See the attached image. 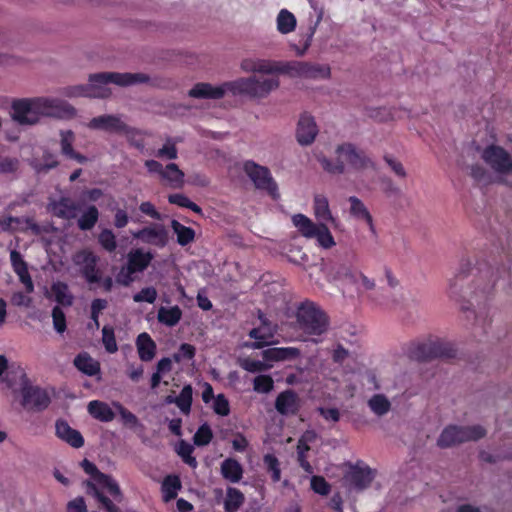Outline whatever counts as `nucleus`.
Wrapping results in <instances>:
<instances>
[{"label":"nucleus","instance_id":"a878e982","mask_svg":"<svg viewBox=\"0 0 512 512\" xmlns=\"http://www.w3.org/2000/svg\"><path fill=\"white\" fill-rule=\"evenodd\" d=\"M313 212L315 218L320 223H331L335 225L337 223L336 218L333 216L330 209L329 200L323 194H316L313 199Z\"/></svg>","mask_w":512,"mask_h":512},{"label":"nucleus","instance_id":"393cba45","mask_svg":"<svg viewBox=\"0 0 512 512\" xmlns=\"http://www.w3.org/2000/svg\"><path fill=\"white\" fill-rule=\"evenodd\" d=\"M300 407V400L297 394L292 390L281 392L275 401L277 412L282 415L296 414Z\"/></svg>","mask_w":512,"mask_h":512},{"label":"nucleus","instance_id":"680f3d73","mask_svg":"<svg viewBox=\"0 0 512 512\" xmlns=\"http://www.w3.org/2000/svg\"><path fill=\"white\" fill-rule=\"evenodd\" d=\"M157 299V291L153 287H146L141 289L138 293L133 296V300L136 303L147 302L154 303Z\"/></svg>","mask_w":512,"mask_h":512},{"label":"nucleus","instance_id":"09e8293b","mask_svg":"<svg viewBox=\"0 0 512 512\" xmlns=\"http://www.w3.org/2000/svg\"><path fill=\"white\" fill-rule=\"evenodd\" d=\"M172 227L177 234L179 244L186 245L193 240L194 231L191 228L185 227L177 221L172 222Z\"/></svg>","mask_w":512,"mask_h":512},{"label":"nucleus","instance_id":"c9c22d12","mask_svg":"<svg viewBox=\"0 0 512 512\" xmlns=\"http://www.w3.org/2000/svg\"><path fill=\"white\" fill-rule=\"evenodd\" d=\"M221 474L226 480L238 483L243 476L242 465L237 460L228 458L221 464Z\"/></svg>","mask_w":512,"mask_h":512},{"label":"nucleus","instance_id":"412c9836","mask_svg":"<svg viewBox=\"0 0 512 512\" xmlns=\"http://www.w3.org/2000/svg\"><path fill=\"white\" fill-rule=\"evenodd\" d=\"M350 204L349 214L358 222L365 223L372 234L376 233L373 217L362 200L355 196L348 198Z\"/></svg>","mask_w":512,"mask_h":512},{"label":"nucleus","instance_id":"9b49d317","mask_svg":"<svg viewBox=\"0 0 512 512\" xmlns=\"http://www.w3.org/2000/svg\"><path fill=\"white\" fill-rule=\"evenodd\" d=\"M283 68V74L309 79H328L331 75L330 67L327 65L304 62H284Z\"/></svg>","mask_w":512,"mask_h":512},{"label":"nucleus","instance_id":"6e6d98bb","mask_svg":"<svg viewBox=\"0 0 512 512\" xmlns=\"http://www.w3.org/2000/svg\"><path fill=\"white\" fill-rule=\"evenodd\" d=\"M168 200L171 204H175L180 207L189 208L196 213L201 212V208L183 194H178V193L172 194L168 197Z\"/></svg>","mask_w":512,"mask_h":512},{"label":"nucleus","instance_id":"39448f33","mask_svg":"<svg viewBox=\"0 0 512 512\" xmlns=\"http://www.w3.org/2000/svg\"><path fill=\"white\" fill-rule=\"evenodd\" d=\"M226 93L234 96H246L251 99H264L280 86L277 77H259L256 75L240 77L233 81L225 82Z\"/></svg>","mask_w":512,"mask_h":512},{"label":"nucleus","instance_id":"37998d69","mask_svg":"<svg viewBox=\"0 0 512 512\" xmlns=\"http://www.w3.org/2000/svg\"><path fill=\"white\" fill-rule=\"evenodd\" d=\"M315 437L313 432L305 433L298 442L297 453L300 466L309 474L313 473V468L309 462L305 459V452L309 450L307 445L308 441H311Z\"/></svg>","mask_w":512,"mask_h":512},{"label":"nucleus","instance_id":"dca6fc26","mask_svg":"<svg viewBox=\"0 0 512 512\" xmlns=\"http://www.w3.org/2000/svg\"><path fill=\"white\" fill-rule=\"evenodd\" d=\"M73 262L80 268V271L88 283H98L101 274L96 265L98 257L89 250H82L73 257Z\"/></svg>","mask_w":512,"mask_h":512},{"label":"nucleus","instance_id":"f8f14e48","mask_svg":"<svg viewBox=\"0 0 512 512\" xmlns=\"http://www.w3.org/2000/svg\"><path fill=\"white\" fill-rule=\"evenodd\" d=\"M481 158L495 173L499 175L509 173L511 156L501 146L488 145L482 150Z\"/></svg>","mask_w":512,"mask_h":512},{"label":"nucleus","instance_id":"7ed1b4c3","mask_svg":"<svg viewBox=\"0 0 512 512\" xmlns=\"http://www.w3.org/2000/svg\"><path fill=\"white\" fill-rule=\"evenodd\" d=\"M81 467L90 476L87 485L90 493L98 500L106 512H120L112 500L105 494H108L114 501L120 502L122 494L117 482L98 470V468L89 460L84 459L81 462Z\"/></svg>","mask_w":512,"mask_h":512},{"label":"nucleus","instance_id":"ea45409f","mask_svg":"<svg viewBox=\"0 0 512 512\" xmlns=\"http://www.w3.org/2000/svg\"><path fill=\"white\" fill-rule=\"evenodd\" d=\"M275 334V328L263 322V325L254 328L249 332V336L258 342L254 345L256 348L262 347L264 344L269 343V340L273 338Z\"/></svg>","mask_w":512,"mask_h":512},{"label":"nucleus","instance_id":"864d4df0","mask_svg":"<svg viewBox=\"0 0 512 512\" xmlns=\"http://www.w3.org/2000/svg\"><path fill=\"white\" fill-rule=\"evenodd\" d=\"M75 141V134L71 130H63L60 132V146L61 152L66 157L74 151L73 143Z\"/></svg>","mask_w":512,"mask_h":512},{"label":"nucleus","instance_id":"2eb2a0df","mask_svg":"<svg viewBox=\"0 0 512 512\" xmlns=\"http://www.w3.org/2000/svg\"><path fill=\"white\" fill-rule=\"evenodd\" d=\"M240 69L245 73H259L263 75L283 74L284 62L268 59L246 57L240 61Z\"/></svg>","mask_w":512,"mask_h":512},{"label":"nucleus","instance_id":"774afa93","mask_svg":"<svg viewBox=\"0 0 512 512\" xmlns=\"http://www.w3.org/2000/svg\"><path fill=\"white\" fill-rule=\"evenodd\" d=\"M67 512H87V506L83 497H76L66 506Z\"/></svg>","mask_w":512,"mask_h":512},{"label":"nucleus","instance_id":"20e7f679","mask_svg":"<svg viewBox=\"0 0 512 512\" xmlns=\"http://www.w3.org/2000/svg\"><path fill=\"white\" fill-rule=\"evenodd\" d=\"M295 328L301 332L300 340L319 342V337L328 329V319L325 313L314 303L301 304L295 314Z\"/></svg>","mask_w":512,"mask_h":512},{"label":"nucleus","instance_id":"8fccbe9b","mask_svg":"<svg viewBox=\"0 0 512 512\" xmlns=\"http://www.w3.org/2000/svg\"><path fill=\"white\" fill-rule=\"evenodd\" d=\"M465 277L464 270H459L448 280V291L452 297H457L462 294L461 282Z\"/></svg>","mask_w":512,"mask_h":512},{"label":"nucleus","instance_id":"f03ea898","mask_svg":"<svg viewBox=\"0 0 512 512\" xmlns=\"http://www.w3.org/2000/svg\"><path fill=\"white\" fill-rule=\"evenodd\" d=\"M333 155L332 159L326 156L318 158L322 168L331 174L361 173L375 168L370 156L351 142L337 144Z\"/></svg>","mask_w":512,"mask_h":512},{"label":"nucleus","instance_id":"69168bd1","mask_svg":"<svg viewBox=\"0 0 512 512\" xmlns=\"http://www.w3.org/2000/svg\"><path fill=\"white\" fill-rule=\"evenodd\" d=\"M156 156L164 159H176L177 149L175 143L172 140L166 141L162 148L158 149Z\"/></svg>","mask_w":512,"mask_h":512},{"label":"nucleus","instance_id":"49530a36","mask_svg":"<svg viewBox=\"0 0 512 512\" xmlns=\"http://www.w3.org/2000/svg\"><path fill=\"white\" fill-rule=\"evenodd\" d=\"M98 210L94 206L88 207V209L81 215L78 220V225L82 230L91 229L98 220Z\"/></svg>","mask_w":512,"mask_h":512},{"label":"nucleus","instance_id":"ddd939ff","mask_svg":"<svg viewBox=\"0 0 512 512\" xmlns=\"http://www.w3.org/2000/svg\"><path fill=\"white\" fill-rule=\"evenodd\" d=\"M12 118L23 125H33L39 122L40 115L36 97L24 98L13 102Z\"/></svg>","mask_w":512,"mask_h":512},{"label":"nucleus","instance_id":"7c9ffc66","mask_svg":"<svg viewBox=\"0 0 512 512\" xmlns=\"http://www.w3.org/2000/svg\"><path fill=\"white\" fill-rule=\"evenodd\" d=\"M427 357H449L452 353L451 345L442 340H430L421 345Z\"/></svg>","mask_w":512,"mask_h":512},{"label":"nucleus","instance_id":"b1692460","mask_svg":"<svg viewBox=\"0 0 512 512\" xmlns=\"http://www.w3.org/2000/svg\"><path fill=\"white\" fill-rule=\"evenodd\" d=\"M56 435L73 448H81L84 445V438L81 433L72 428L66 421L58 420L55 424Z\"/></svg>","mask_w":512,"mask_h":512},{"label":"nucleus","instance_id":"6ab92c4d","mask_svg":"<svg viewBox=\"0 0 512 512\" xmlns=\"http://www.w3.org/2000/svg\"><path fill=\"white\" fill-rule=\"evenodd\" d=\"M318 132L315 118L309 113L301 114L296 127L297 142L302 146L311 145L315 141Z\"/></svg>","mask_w":512,"mask_h":512},{"label":"nucleus","instance_id":"4468645a","mask_svg":"<svg viewBox=\"0 0 512 512\" xmlns=\"http://www.w3.org/2000/svg\"><path fill=\"white\" fill-rule=\"evenodd\" d=\"M243 170L257 188L267 190L274 198L277 197V185L266 167L253 161H246Z\"/></svg>","mask_w":512,"mask_h":512},{"label":"nucleus","instance_id":"423d86ee","mask_svg":"<svg viewBox=\"0 0 512 512\" xmlns=\"http://www.w3.org/2000/svg\"><path fill=\"white\" fill-rule=\"evenodd\" d=\"M291 221L297 231L307 239H315L317 245L323 249H330L336 245L334 237L324 223H315L304 214H294Z\"/></svg>","mask_w":512,"mask_h":512},{"label":"nucleus","instance_id":"4d7b16f0","mask_svg":"<svg viewBox=\"0 0 512 512\" xmlns=\"http://www.w3.org/2000/svg\"><path fill=\"white\" fill-rule=\"evenodd\" d=\"M196 349L193 345L188 343H183L179 347L178 351L174 353L173 360L177 363L192 360L195 356Z\"/></svg>","mask_w":512,"mask_h":512},{"label":"nucleus","instance_id":"a211bd4d","mask_svg":"<svg viewBox=\"0 0 512 512\" xmlns=\"http://www.w3.org/2000/svg\"><path fill=\"white\" fill-rule=\"evenodd\" d=\"M374 478V472L367 466L356 465L349 469L344 482L350 491H360L368 487Z\"/></svg>","mask_w":512,"mask_h":512},{"label":"nucleus","instance_id":"5fc2aeb1","mask_svg":"<svg viewBox=\"0 0 512 512\" xmlns=\"http://www.w3.org/2000/svg\"><path fill=\"white\" fill-rule=\"evenodd\" d=\"M273 387V379L268 375H259L253 381V389L258 393H269Z\"/></svg>","mask_w":512,"mask_h":512},{"label":"nucleus","instance_id":"e433bc0d","mask_svg":"<svg viewBox=\"0 0 512 512\" xmlns=\"http://www.w3.org/2000/svg\"><path fill=\"white\" fill-rule=\"evenodd\" d=\"M181 488L182 484L177 475L166 476L161 486L163 501L167 503L176 498Z\"/></svg>","mask_w":512,"mask_h":512},{"label":"nucleus","instance_id":"338daca9","mask_svg":"<svg viewBox=\"0 0 512 512\" xmlns=\"http://www.w3.org/2000/svg\"><path fill=\"white\" fill-rule=\"evenodd\" d=\"M311 488L320 495H327L330 492L329 484L321 476H313L311 478Z\"/></svg>","mask_w":512,"mask_h":512},{"label":"nucleus","instance_id":"f704fd0d","mask_svg":"<svg viewBox=\"0 0 512 512\" xmlns=\"http://www.w3.org/2000/svg\"><path fill=\"white\" fill-rule=\"evenodd\" d=\"M74 365L82 373L88 376H95L100 372V364L87 353H80L74 359Z\"/></svg>","mask_w":512,"mask_h":512},{"label":"nucleus","instance_id":"79ce46f5","mask_svg":"<svg viewBox=\"0 0 512 512\" xmlns=\"http://www.w3.org/2000/svg\"><path fill=\"white\" fill-rule=\"evenodd\" d=\"M368 407L377 416L387 414L391 409L390 400L383 394H375L368 400Z\"/></svg>","mask_w":512,"mask_h":512},{"label":"nucleus","instance_id":"bf43d9fd","mask_svg":"<svg viewBox=\"0 0 512 512\" xmlns=\"http://www.w3.org/2000/svg\"><path fill=\"white\" fill-rule=\"evenodd\" d=\"M212 402V409L216 414L227 416L230 413V404L224 394H218Z\"/></svg>","mask_w":512,"mask_h":512},{"label":"nucleus","instance_id":"c85d7f7f","mask_svg":"<svg viewBox=\"0 0 512 512\" xmlns=\"http://www.w3.org/2000/svg\"><path fill=\"white\" fill-rule=\"evenodd\" d=\"M184 176L183 171L176 164L170 163L164 168L161 180L167 186L178 189L184 186Z\"/></svg>","mask_w":512,"mask_h":512},{"label":"nucleus","instance_id":"4c0bfd02","mask_svg":"<svg viewBox=\"0 0 512 512\" xmlns=\"http://www.w3.org/2000/svg\"><path fill=\"white\" fill-rule=\"evenodd\" d=\"M244 494L234 487H228L223 501L226 512H236L244 503Z\"/></svg>","mask_w":512,"mask_h":512},{"label":"nucleus","instance_id":"6e6552de","mask_svg":"<svg viewBox=\"0 0 512 512\" xmlns=\"http://www.w3.org/2000/svg\"><path fill=\"white\" fill-rule=\"evenodd\" d=\"M20 377L21 404L28 410H43L50 403V397L46 390L32 386L21 368L17 369Z\"/></svg>","mask_w":512,"mask_h":512},{"label":"nucleus","instance_id":"13d9d810","mask_svg":"<svg viewBox=\"0 0 512 512\" xmlns=\"http://www.w3.org/2000/svg\"><path fill=\"white\" fill-rule=\"evenodd\" d=\"M102 341L107 352L115 353L118 350L113 328L108 326L103 327Z\"/></svg>","mask_w":512,"mask_h":512},{"label":"nucleus","instance_id":"a18cd8bd","mask_svg":"<svg viewBox=\"0 0 512 512\" xmlns=\"http://www.w3.org/2000/svg\"><path fill=\"white\" fill-rule=\"evenodd\" d=\"M193 389L191 385H185L177 397V407L184 414H189L192 405Z\"/></svg>","mask_w":512,"mask_h":512},{"label":"nucleus","instance_id":"473e14b6","mask_svg":"<svg viewBox=\"0 0 512 512\" xmlns=\"http://www.w3.org/2000/svg\"><path fill=\"white\" fill-rule=\"evenodd\" d=\"M49 209L54 215L64 219H72L77 216L76 205L67 198H62L57 202L51 203Z\"/></svg>","mask_w":512,"mask_h":512},{"label":"nucleus","instance_id":"f257e3e1","mask_svg":"<svg viewBox=\"0 0 512 512\" xmlns=\"http://www.w3.org/2000/svg\"><path fill=\"white\" fill-rule=\"evenodd\" d=\"M149 77L144 73L102 72L91 74L87 84H76L62 88L61 95L67 98H106L111 94L109 84L131 86L145 83Z\"/></svg>","mask_w":512,"mask_h":512},{"label":"nucleus","instance_id":"0eeeda50","mask_svg":"<svg viewBox=\"0 0 512 512\" xmlns=\"http://www.w3.org/2000/svg\"><path fill=\"white\" fill-rule=\"evenodd\" d=\"M153 258L154 255L149 251L142 248L132 249L127 254V263L121 267L116 281L121 285L128 286L135 280V274L147 269Z\"/></svg>","mask_w":512,"mask_h":512},{"label":"nucleus","instance_id":"e2e57ef3","mask_svg":"<svg viewBox=\"0 0 512 512\" xmlns=\"http://www.w3.org/2000/svg\"><path fill=\"white\" fill-rule=\"evenodd\" d=\"M112 405L121 416L124 424L130 427H135L138 424L137 417L132 412L124 408L120 403L114 402Z\"/></svg>","mask_w":512,"mask_h":512},{"label":"nucleus","instance_id":"2f4dec72","mask_svg":"<svg viewBox=\"0 0 512 512\" xmlns=\"http://www.w3.org/2000/svg\"><path fill=\"white\" fill-rule=\"evenodd\" d=\"M88 412L95 419L102 422L112 421L115 417V412L113 411L112 407L109 404L98 400L89 402Z\"/></svg>","mask_w":512,"mask_h":512},{"label":"nucleus","instance_id":"72a5a7b5","mask_svg":"<svg viewBox=\"0 0 512 512\" xmlns=\"http://www.w3.org/2000/svg\"><path fill=\"white\" fill-rule=\"evenodd\" d=\"M137 351L142 361H150L155 356L156 344L149 334L141 333L136 341Z\"/></svg>","mask_w":512,"mask_h":512},{"label":"nucleus","instance_id":"4be33fe9","mask_svg":"<svg viewBox=\"0 0 512 512\" xmlns=\"http://www.w3.org/2000/svg\"><path fill=\"white\" fill-rule=\"evenodd\" d=\"M226 94L225 83L212 85L209 83H197L188 92V95L197 99H220Z\"/></svg>","mask_w":512,"mask_h":512},{"label":"nucleus","instance_id":"cd10ccee","mask_svg":"<svg viewBox=\"0 0 512 512\" xmlns=\"http://www.w3.org/2000/svg\"><path fill=\"white\" fill-rule=\"evenodd\" d=\"M300 356V350L295 347H275L262 352V357L268 363L293 360Z\"/></svg>","mask_w":512,"mask_h":512},{"label":"nucleus","instance_id":"5701e85b","mask_svg":"<svg viewBox=\"0 0 512 512\" xmlns=\"http://www.w3.org/2000/svg\"><path fill=\"white\" fill-rule=\"evenodd\" d=\"M339 274L348 283L356 285L359 290L369 291L375 288V281L357 269L342 267Z\"/></svg>","mask_w":512,"mask_h":512},{"label":"nucleus","instance_id":"9d476101","mask_svg":"<svg viewBox=\"0 0 512 512\" xmlns=\"http://www.w3.org/2000/svg\"><path fill=\"white\" fill-rule=\"evenodd\" d=\"M40 118L72 119L77 110L67 101L55 97H36Z\"/></svg>","mask_w":512,"mask_h":512},{"label":"nucleus","instance_id":"bb28decb","mask_svg":"<svg viewBox=\"0 0 512 512\" xmlns=\"http://www.w3.org/2000/svg\"><path fill=\"white\" fill-rule=\"evenodd\" d=\"M10 260L15 273L18 275L21 283L25 286L27 293L33 292L34 285L28 273L27 264L23 260L21 254L12 250L10 253Z\"/></svg>","mask_w":512,"mask_h":512},{"label":"nucleus","instance_id":"603ef678","mask_svg":"<svg viewBox=\"0 0 512 512\" xmlns=\"http://www.w3.org/2000/svg\"><path fill=\"white\" fill-rule=\"evenodd\" d=\"M213 433L208 424L201 425L196 431L193 441L197 446L208 445L212 439Z\"/></svg>","mask_w":512,"mask_h":512},{"label":"nucleus","instance_id":"1a4fd4ad","mask_svg":"<svg viewBox=\"0 0 512 512\" xmlns=\"http://www.w3.org/2000/svg\"><path fill=\"white\" fill-rule=\"evenodd\" d=\"M485 435V430L479 426L459 427L448 426L440 434L437 445L447 448L465 441L478 440Z\"/></svg>","mask_w":512,"mask_h":512},{"label":"nucleus","instance_id":"de8ad7c7","mask_svg":"<svg viewBox=\"0 0 512 512\" xmlns=\"http://www.w3.org/2000/svg\"><path fill=\"white\" fill-rule=\"evenodd\" d=\"M193 450V446L185 441H181L176 448L178 455L183 459V461L190 467L195 468L197 466V461L192 456Z\"/></svg>","mask_w":512,"mask_h":512},{"label":"nucleus","instance_id":"c756f323","mask_svg":"<svg viewBox=\"0 0 512 512\" xmlns=\"http://www.w3.org/2000/svg\"><path fill=\"white\" fill-rule=\"evenodd\" d=\"M276 29L282 35H287L295 31L297 19L295 15L286 8L281 9L276 16Z\"/></svg>","mask_w":512,"mask_h":512},{"label":"nucleus","instance_id":"f3484780","mask_svg":"<svg viewBox=\"0 0 512 512\" xmlns=\"http://www.w3.org/2000/svg\"><path fill=\"white\" fill-rule=\"evenodd\" d=\"M131 235L144 244L160 248L164 247L168 242V232L161 224H151L143 229L132 231Z\"/></svg>","mask_w":512,"mask_h":512},{"label":"nucleus","instance_id":"3c124183","mask_svg":"<svg viewBox=\"0 0 512 512\" xmlns=\"http://www.w3.org/2000/svg\"><path fill=\"white\" fill-rule=\"evenodd\" d=\"M264 464L267 470L271 473V478L274 482H278L281 479L280 463L278 459L272 455L267 454L264 456Z\"/></svg>","mask_w":512,"mask_h":512},{"label":"nucleus","instance_id":"aec40b11","mask_svg":"<svg viewBox=\"0 0 512 512\" xmlns=\"http://www.w3.org/2000/svg\"><path fill=\"white\" fill-rule=\"evenodd\" d=\"M87 126L92 130L125 133L127 136L134 132L132 129L127 127L121 118L114 115H101L94 117L89 121Z\"/></svg>","mask_w":512,"mask_h":512},{"label":"nucleus","instance_id":"a19ab883","mask_svg":"<svg viewBox=\"0 0 512 512\" xmlns=\"http://www.w3.org/2000/svg\"><path fill=\"white\" fill-rule=\"evenodd\" d=\"M51 295L63 306H70L73 303V295L68 286L63 282H55L51 286Z\"/></svg>","mask_w":512,"mask_h":512},{"label":"nucleus","instance_id":"052dcab7","mask_svg":"<svg viewBox=\"0 0 512 512\" xmlns=\"http://www.w3.org/2000/svg\"><path fill=\"white\" fill-rule=\"evenodd\" d=\"M99 243L108 252H113L116 247V237L111 230L105 229L99 235Z\"/></svg>","mask_w":512,"mask_h":512},{"label":"nucleus","instance_id":"0e129e2a","mask_svg":"<svg viewBox=\"0 0 512 512\" xmlns=\"http://www.w3.org/2000/svg\"><path fill=\"white\" fill-rule=\"evenodd\" d=\"M53 326L56 332L62 334L66 330V318L64 312L59 308L55 307L52 311Z\"/></svg>","mask_w":512,"mask_h":512},{"label":"nucleus","instance_id":"58836bf2","mask_svg":"<svg viewBox=\"0 0 512 512\" xmlns=\"http://www.w3.org/2000/svg\"><path fill=\"white\" fill-rule=\"evenodd\" d=\"M182 317V311L178 306L160 307L158 310V321L166 326H175Z\"/></svg>","mask_w":512,"mask_h":512},{"label":"nucleus","instance_id":"c03bdc74","mask_svg":"<svg viewBox=\"0 0 512 512\" xmlns=\"http://www.w3.org/2000/svg\"><path fill=\"white\" fill-rule=\"evenodd\" d=\"M239 365L246 371L251 373H257L269 370L272 368V364L268 363L267 361H260L252 358H243L240 359Z\"/></svg>","mask_w":512,"mask_h":512}]
</instances>
